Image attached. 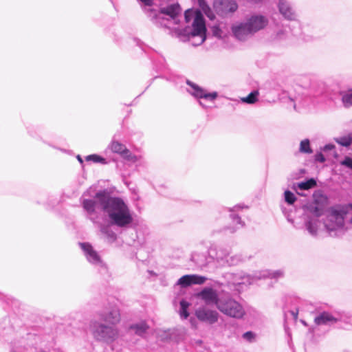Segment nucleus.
<instances>
[{
    "label": "nucleus",
    "mask_w": 352,
    "mask_h": 352,
    "mask_svg": "<svg viewBox=\"0 0 352 352\" xmlns=\"http://www.w3.org/2000/svg\"><path fill=\"white\" fill-rule=\"evenodd\" d=\"M138 1L141 2L144 4L145 6H151L153 3V0H138Z\"/></svg>",
    "instance_id": "nucleus-37"
},
{
    "label": "nucleus",
    "mask_w": 352,
    "mask_h": 352,
    "mask_svg": "<svg viewBox=\"0 0 352 352\" xmlns=\"http://www.w3.org/2000/svg\"><path fill=\"white\" fill-rule=\"evenodd\" d=\"M199 5L201 10L204 14L210 19L213 20L215 18V15L208 5L206 3L205 0H198Z\"/></svg>",
    "instance_id": "nucleus-21"
},
{
    "label": "nucleus",
    "mask_w": 352,
    "mask_h": 352,
    "mask_svg": "<svg viewBox=\"0 0 352 352\" xmlns=\"http://www.w3.org/2000/svg\"><path fill=\"white\" fill-rule=\"evenodd\" d=\"M347 214L346 208L335 207L330 208L324 221V226L331 236H340L345 233L344 219Z\"/></svg>",
    "instance_id": "nucleus-4"
},
{
    "label": "nucleus",
    "mask_w": 352,
    "mask_h": 352,
    "mask_svg": "<svg viewBox=\"0 0 352 352\" xmlns=\"http://www.w3.org/2000/svg\"><path fill=\"white\" fill-rule=\"evenodd\" d=\"M284 275L283 271L275 270V271H270V270H264L263 272H259V275H256L254 277H251L250 276H245L242 278V280L240 282H237L236 284L238 285H245V284H252L254 282L255 280L261 279L262 278L270 277L271 278L278 279L282 278Z\"/></svg>",
    "instance_id": "nucleus-7"
},
{
    "label": "nucleus",
    "mask_w": 352,
    "mask_h": 352,
    "mask_svg": "<svg viewBox=\"0 0 352 352\" xmlns=\"http://www.w3.org/2000/svg\"><path fill=\"white\" fill-rule=\"evenodd\" d=\"M296 185L300 190H309L316 186V182L314 179L311 178L305 182L298 183Z\"/></svg>",
    "instance_id": "nucleus-23"
},
{
    "label": "nucleus",
    "mask_w": 352,
    "mask_h": 352,
    "mask_svg": "<svg viewBox=\"0 0 352 352\" xmlns=\"http://www.w3.org/2000/svg\"><path fill=\"white\" fill-rule=\"evenodd\" d=\"M199 104H200V105H201V106H202V107H206V106H205V105L203 104V102H201V101L199 102Z\"/></svg>",
    "instance_id": "nucleus-44"
},
{
    "label": "nucleus",
    "mask_w": 352,
    "mask_h": 352,
    "mask_svg": "<svg viewBox=\"0 0 352 352\" xmlns=\"http://www.w3.org/2000/svg\"><path fill=\"white\" fill-rule=\"evenodd\" d=\"M206 280V277L197 274L184 275L177 280V285L186 287L193 284H203Z\"/></svg>",
    "instance_id": "nucleus-16"
},
{
    "label": "nucleus",
    "mask_w": 352,
    "mask_h": 352,
    "mask_svg": "<svg viewBox=\"0 0 352 352\" xmlns=\"http://www.w3.org/2000/svg\"><path fill=\"white\" fill-rule=\"evenodd\" d=\"M248 1L250 2H252V3H257V2L261 1V0H248Z\"/></svg>",
    "instance_id": "nucleus-42"
},
{
    "label": "nucleus",
    "mask_w": 352,
    "mask_h": 352,
    "mask_svg": "<svg viewBox=\"0 0 352 352\" xmlns=\"http://www.w3.org/2000/svg\"><path fill=\"white\" fill-rule=\"evenodd\" d=\"M299 151L302 153H312L313 151L310 147V142L308 139H305L300 142Z\"/></svg>",
    "instance_id": "nucleus-26"
},
{
    "label": "nucleus",
    "mask_w": 352,
    "mask_h": 352,
    "mask_svg": "<svg viewBox=\"0 0 352 352\" xmlns=\"http://www.w3.org/2000/svg\"><path fill=\"white\" fill-rule=\"evenodd\" d=\"M278 7L280 13L287 20H295L296 14L287 0H279Z\"/></svg>",
    "instance_id": "nucleus-18"
},
{
    "label": "nucleus",
    "mask_w": 352,
    "mask_h": 352,
    "mask_svg": "<svg viewBox=\"0 0 352 352\" xmlns=\"http://www.w3.org/2000/svg\"><path fill=\"white\" fill-rule=\"evenodd\" d=\"M284 195L285 201L289 204H293L296 200L294 194L289 190H285Z\"/></svg>",
    "instance_id": "nucleus-30"
},
{
    "label": "nucleus",
    "mask_w": 352,
    "mask_h": 352,
    "mask_svg": "<svg viewBox=\"0 0 352 352\" xmlns=\"http://www.w3.org/2000/svg\"><path fill=\"white\" fill-rule=\"evenodd\" d=\"M258 91H254L251 92L248 96L241 98V101L244 103L254 104L258 100Z\"/></svg>",
    "instance_id": "nucleus-24"
},
{
    "label": "nucleus",
    "mask_w": 352,
    "mask_h": 352,
    "mask_svg": "<svg viewBox=\"0 0 352 352\" xmlns=\"http://www.w3.org/2000/svg\"><path fill=\"white\" fill-rule=\"evenodd\" d=\"M217 309L224 315L237 319L243 318L245 313L242 305L229 296L221 297Z\"/></svg>",
    "instance_id": "nucleus-6"
},
{
    "label": "nucleus",
    "mask_w": 352,
    "mask_h": 352,
    "mask_svg": "<svg viewBox=\"0 0 352 352\" xmlns=\"http://www.w3.org/2000/svg\"><path fill=\"white\" fill-rule=\"evenodd\" d=\"M337 319L328 312H322L314 318V322L318 325H327L333 324Z\"/></svg>",
    "instance_id": "nucleus-20"
},
{
    "label": "nucleus",
    "mask_w": 352,
    "mask_h": 352,
    "mask_svg": "<svg viewBox=\"0 0 352 352\" xmlns=\"http://www.w3.org/2000/svg\"><path fill=\"white\" fill-rule=\"evenodd\" d=\"M230 217H231L233 223H234L236 224V228L243 226V223L239 217H238L237 215H236L234 214H231Z\"/></svg>",
    "instance_id": "nucleus-33"
},
{
    "label": "nucleus",
    "mask_w": 352,
    "mask_h": 352,
    "mask_svg": "<svg viewBox=\"0 0 352 352\" xmlns=\"http://www.w3.org/2000/svg\"><path fill=\"white\" fill-rule=\"evenodd\" d=\"M135 333L139 336H143L148 329V326L144 322L135 324L131 327Z\"/></svg>",
    "instance_id": "nucleus-22"
},
{
    "label": "nucleus",
    "mask_w": 352,
    "mask_h": 352,
    "mask_svg": "<svg viewBox=\"0 0 352 352\" xmlns=\"http://www.w3.org/2000/svg\"><path fill=\"white\" fill-rule=\"evenodd\" d=\"M350 222L352 223V219L350 220Z\"/></svg>",
    "instance_id": "nucleus-45"
},
{
    "label": "nucleus",
    "mask_w": 352,
    "mask_h": 352,
    "mask_svg": "<svg viewBox=\"0 0 352 352\" xmlns=\"http://www.w3.org/2000/svg\"><path fill=\"white\" fill-rule=\"evenodd\" d=\"M109 148L112 152L118 153L124 158L130 159V151L124 144L120 143L119 142L113 141L110 144Z\"/></svg>",
    "instance_id": "nucleus-19"
},
{
    "label": "nucleus",
    "mask_w": 352,
    "mask_h": 352,
    "mask_svg": "<svg viewBox=\"0 0 352 352\" xmlns=\"http://www.w3.org/2000/svg\"><path fill=\"white\" fill-rule=\"evenodd\" d=\"M197 318L203 322L209 324L215 323L219 318V314L215 310H212L206 307H201L197 309L195 311Z\"/></svg>",
    "instance_id": "nucleus-11"
},
{
    "label": "nucleus",
    "mask_w": 352,
    "mask_h": 352,
    "mask_svg": "<svg viewBox=\"0 0 352 352\" xmlns=\"http://www.w3.org/2000/svg\"><path fill=\"white\" fill-rule=\"evenodd\" d=\"M184 15L186 22L191 23V28L185 29L188 40L195 46L200 45L206 38L205 20L201 12L198 10H188Z\"/></svg>",
    "instance_id": "nucleus-3"
},
{
    "label": "nucleus",
    "mask_w": 352,
    "mask_h": 352,
    "mask_svg": "<svg viewBox=\"0 0 352 352\" xmlns=\"http://www.w3.org/2000/svg\"><path fill=\"white\" fill-rule=\"evenodd\" d=\"M181 11V8L178 4H173L162 8L160 12L151 8H144V12L154 23L165 27H168L171 21L175 24L177 23V16L180 14Z\"/></svg>",
    "instance_id": "nucleus-5"
},
{
    "label": "nucleus",
    "mask_w": 352,
    "mask_h": 352,
    "mask_svg": "<svg viewBox=\"0 0 352 352\" xmlns=\"http://www.w3.org/2000/svg\"><path fill=\"white\" fill-rule=\"evenodd\" d=\"M189 306H190V303L188 302H187L186 300H182L180 301L179 315H180L181 318H182L184 319H186L188 317L189 314L188 312V308L189 307Z\"/></svg>",
    "instance_id": "nucleus-25"
},
{
    "label": "nucleus",
    "mask_w": 352,
    "mask_h": 352,
    "mask_svg": "<svg viewBox=\"0 0 352 352\" xmlns=\"http://www.w3.org/2000/svg\"><path fill=\"white\" fill-rule=\"evenodd\" d=\"M207 305H215L218 308V303L221 302V297H219L217 291L211 287H205L197 294Z\"/></svg>",
    "instance_id": "nucleus-8"
},
{
    "label": "nucleus",
    "mask_w": 352,
    "mask_h": 352,
    "mask_svg": "<svg viewBox=\"0 0 352 352\" xmlns=\"http://www.w3.org/2000/svg\"><path fill=\"white\" fill-rule=\"evenodd\" d=\"M291 314L293 315L294 319H296L297 318V316H298V311H292L291 312Z\"/></svg>",
    "instance_id": "nucleus-41"
},
{
    "label": "nucleus",
    "mask_w": 352,
    "mask_h": 352,
    "mask_svg": "<svg viewBox=\"0 0 352 352\" xmlns=\"http://www.w3.org/2000/svg\"><path fill=\"white\" fill-rule=\"evenodd\" d=\"M284 32L283 31H279L277 32L276 37L279 39H282L284 38Z\"/></svg>",
    "instance_id": "nucleus-40"
},
{
    "label": "nucleus",
    "mask_w": 352,
    "mask_h": 352,
    "mask_svg": "<svg viewBox=\"0 0 352 352\" xmlns=\"http://www.w3.org/2000/svg\"><path fill=\"white\" fill-rule=\"evenodd\" d=\"M340 164L352 169V158L346 157L344 160L340 162Z\"/></svg>",
    "instance_id": "nucleus-34"
},
{
    "label": "nucleus",
    "mask_w": 352,
    "mask_h": 352,
    "mask_svg": "<svg viewBox=\"0 0 352 352\" xmlns=\"http://www.w3.org/2000/svg\"><path fill=\"white\" fill-rule=\"evenodd\" d=\"M243 338L249 342H252L254 339V333L252 331H247L243 333Z\"/></svg>",
    "instance_id": "nucleus-35"
},
{
    "label": "nucleus",
    "mask_w": 352,
    "mask_h": 352,
    "mask_svg": "<svg viewBox=\"0 0 352 352\" xmlns=\"http://www.w3.org/2000/svg\"><path fill=\"white\" fill-rule=\"evenodd\" d=\"M231 30L233 36L239 41H245L253 34L247 21L234 23Z\"/></svg>",
    "instance_id": "nucleus-10"
},
{
    "label": "nucleus",
    "mask_w": 352,
    "mask_h": 352,
    "mask_svg": "<svg viewBox=\"0 0 352 352\" xmlns=\"http://www.w3.org/2000/svg\"><path fill=\"white\" fill-rule=\"evenodd\" d=\"M82 205L89 219L99 226L111 243L117 238L111 226L128 228L133 221L132 212L125 202L119 197H111L104 190L98 192L94 199H83Z\"/></svg>",
    "instance_id": "nucleus-1"
},
{
    "label": "nucleus",
    "mask_w": 352,
    "mask_h": 352,
    "mask_svg": "<svg viewBox=\"0 0 352 352\" xmlns=\"http://www.w3.org/2000/svg\"><path fill=\"white\" fill-rule=\"evenodd\" d=\"M79 245L89 263L94 265H100L102 263L99 254L89 243H80Z\"/></svg>",
    "instance_id": "nucleus-14"
},
{
    "label": "nucleus",
    "mask_w": 352,
    "mask_h": 352,
    "mask_svg": "<svg viewBox=\"0 0 352 352\" xmlns=\"http://www.w3.org/2000/svg\"><path fill=\"white\" fill-rule=\"evenodd\" d=\"M214 36L219 38H224L226 37V33H225L221 28L219 27H214L212 30Z\"/></svg>",
    "instance_id": "nucleus-32"
},
{
    "label": "nucleus",
    "mask_w": 352,
    "mask_h": 352,
    "mask_svg": "<svg viewBox=\"0 0 352 352\" xmlns=\"http://www.w3.org/2000/svg\"><path fill=\"white\" fill-rule=\"evenodd\" d=\"M335 147V146L333 144H326L322 148V150L323 151H330V150H332Z\"/></svg>",
    "instance_id": "nucleus-38"
},
{
    "label": "nucleus",
    "mask_w": 352,
    "mask_h": 352,
    "mask_svg": "<svg viewBox=\"0 0 352 352\" xmlns=\"http://www.w3.org/2000/svg\"><path fill=\"white\" fill-rule=\"evenodd\" d=\"M77 158H78V161H79L80 163H82V158L80 157V155H78Z\"/></svg>",
    "instance_id": "nucleus-43"
},
{
    "label": "nucleus",
    "mask_w": 352,
    "mask_h": 352,
    "mask_svg": "<svg viewBox=\"0 0 352 352\" xmlns=\"http://www.w3.org/2000/svg\"><path fill=\"white\" fill-rule=\"evenodd\" d=\"M187 85L189 86L188 91L197 98H203L210 101H214L218 96L216 91L208 93L205 89L189 80H187Z\"/></svg>",
    "instance_id": "nucleus-9"
},
{
    "label": "nucleus",
    "mask_w": 352,
    "mask_h": 352,
    "mask_svg": "<svg viewBox=\"0 0 352 352\" xmlns=\"http://www.w3.org/2000/svg\"><path fill=\"white\" fill-rule=\"evenodd\" d=\"M242 261V258L240 256H230L227 259V264L226 265H235L239 263Z\"/></svg>",
    "instance_id": "nucleus-31"
},
{
    "label": "nucleus",
    "mask_w": 352,
    "mask_h": 352,
    "mask_svg": "<svg viewBox=\"0 0 352 352\" xmlns=\"http://www.w3.org/2000/svg\"><path fill=\"white\" fill-rule=\"evenodd\" d=\"M238 9V4L234 0H222L219 7H217V12L222 16L232 14Z\"/></svg>",
    "instance_id": "nucleus-15"
},
{
    "label": "nucleus",
    "mask_w": 352,
    "mask_h": 352,
    "mask_svg": "<svg viewBox=\"0 0 352 352\" xmlns=\"http://www.w3.org/2000/svg\"><path fill=\"white\" fill-rule=\"evenodd\" d=\"M87 161H92L95 163H101V164H106V160L98 155L93 154L89 155L86 157Z\"/></svg>",
    "instance_id": "nucleus-29"
},
{
    "label": "nucleus",
    "mask_w": 352,
    "mask_h": 352,
    "mask_svg": "<svg viewBox=\"0 0 352 352\" xmlns=\"http://www.w3.org/2000/svg\"><path fill=\"white\" fill-rule=\"evenodd\" d=\"M315 160L316 162L323 163L325 162V157H324L322 153H317L315 155Z\"/></svg>",
    "instance_id": "nucleus-36"
},
{
    "label": "nucleus",
    "mask_w": 352,
    "mask_h": 352,
    "mask_svg": "<svg viewBox=\"0 0 352 352\" xmlns=\"http://www.w3.org/2000/svg\"><path fill=\"white\" fill-rule=\"evenodd\" d=\"M192 259L195 261H196L199 266H204V265H206L207 264V263L199 261V259L196 258V256H193Z\"/></svg>",
    "instance_id": "nucleus-39"
},
{
    "label": "nucleus",
    "mask_w": 352,
    "mask_h": 352,
    "mask_svg": "<svg viewBox=\"0 0 352 352\" xmlns=\"http://www.w3.org/2000/svg\"><path fill=\"white\" fill-rule=\"evenodd\" d=\"M342 101L345 107L352 106V90L343 94Z\"/></svg>",
    "instance_id": "nucleus-27"
},
{
    "label": "nucleus",
    "mask_w": 352,
    "mask_h": 352,
    "mask_svg": "<svg viewBox=\"0 0 352 352\" xmlns=\"http://www.w3.org/2000/svg\"><path fill=\"white\" fill-rule=\"evenodd\" d=\"M230 252L226 248H219L218 250L211 249L209 251L210 256L214 259L221 266H226L229 257Z\"/></svg>",
    "instance_id": "nucleus-17"
},
{
    "label": "nucleus",
    "mask_w": 352,
    "mask_h": 352,
    "mask_svg": "<svg viewBox=\"0 0 352 352\" xmlns=\"http://www.w3.org/2000/svg\"><path fill=\"white\" fill-rule=\"evenodd\" d=\"M336 142L343 146H349L352 144V136L347 135L338 138L336 140Z\"/></svg>",
    "instance_id": "nucleus-28"
},
{
    "label": "nucleus",
    "mask_w": 352,
    "mask_h": 352,
    "mask_svg": "<svg viewBox=\"0 0 352 352\" xmlns=\"http://www.w3.org/2000/svg\"><path fill=\"white\" fill-rule=\"evenodd\" d=\"M247 22L253 34L265 28L268 24V19L265 16L261 14H254L251 16Z\"/></svg>",
    "instance_id": "nucleus-13"
},
{
    "label": "nucleus",
    "mask_w": 352,
    "mask_h": 352,
    "mask_svg": "<svg viewBox=\"0 0 352 352\" xmlns=\"http://www.w3.org/2000/svg\"><path fill=\"white\" fill-rule=\"evenodd\" d=\"M320 214V210L318 208H316L305 223L307 230L309 233L313 236L317 234L318 228L320 226V221L318 220V217Z\"/></svg>",
    "instance_id": "nucleus-12"
},
{
    "label": "nucleus",
    "mask_w": 352,
    "mask_h": 352,
    "mask_svg": "<svg viewBox=\"0 0 352 352\" xmlns=\"http://www.w3.org/2000/svg\"><path fill=\"white\" fill-rule=\"evenodd\" d=\"M99 316V320L90 322L89 331L96 340L111 343L118 337L116 324L120 320V310L113 306L103 310Z\"/></svg>",
    "instance_id": "nucleus-2"
}]
</instances>
